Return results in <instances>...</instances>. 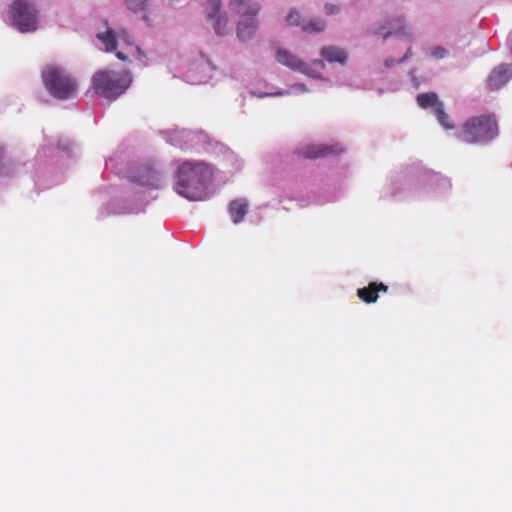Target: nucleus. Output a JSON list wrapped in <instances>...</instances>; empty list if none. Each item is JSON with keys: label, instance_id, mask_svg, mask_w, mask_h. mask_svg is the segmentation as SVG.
<instances>
[{"label": "nucleus", "instance_id": "20e7f679", "mask_svg": "<svg viewBox=\"0 0 512 512\" xmlns=\"http://www.w3.org/2000/svg\"><path fill=\"white\" fill-rule=\"evenodd\" d=\"M229 7L240 16L237 24L238 39L241 42L250 41L258 30L256 16L260 11V5L249 0H230Z\"/></svg>", "mask_w": 512, "mask_h": 512}, {"label": "nucleus", "instance_id": "0eeeda50", "mask_svg": "<svg viewBox=\"0 0 512 512\" xmlns=\"http://www.w3.org/2000/svg\"><path fill=\"white\" fill-rule=\"evenodd\" d=\"M276 60L278 63L288 67L292 71L302 73L315 79L321 78V74L320 71H316L311 66H318L320 70L325 68V64L322 60H313L311 65H309L284 48H279L277 50Z\"/></svg>", "mask_w": 512, "mask_h": 512}, {"label": "nucleus", "instance_id": "9d476101", "mask_svg": "<svg viewBox=\"0 0 512 512\" xmlns=\"http://www.w3.org/2000/svg\"><path fill=\"white\" fill-rule=\"evenodd\" d=\"M343 152L339 144L334 145H310L302 149L301 154L307 159H318L330 155H338Z\"/></svg>", "mask_w": 512, "mask_h": 512}, {"label": "nucleus", "instance_id": "4be33fe9", "mask_svg": "<svg viewBox=\"0 0 512 512\" xmlns=\"http://www.w3.org/2000/svg\"><path fill=\"white\" fill-rule=\"evenodd\" d=\"M395 22H396L397 24H399V28H398L397 30H395V31H394V33H397V34H398V33H400V32H401V34H402V35H405V36H410V35H411V33H410V32H406V31H404V27L401 25V24H402V20H401V19H396V20H395Z\"/></svg>", "mask_w": 512, "mask_h": 512}, {"label": "nucleus", "instance_id": "ddd939ff", "mask_svg": "<svg viewBox=\"0 0 512 512\" xmlns=\"http://www.w3.org/2000/svg\"><path fill=\"white\" fill-rule=\"evenodd\" d=\"M321 56L328 62L333 63L337 62L340 64H345L348 56L344 49L334 47V46H325L320 51Z\"/></svg>", "mask_w": 512, "mask_h": 512}, {"label": "nucleus", "instance_id": "4468645a", "mask_svg": "<svg viewBox=\"0 0 512 512\" xmlns=\"http://www.w3.org/2000/svg\"><path fill=\"white\" fill-rule=\"evenodd\" d=\"M248 212V203L245 199H236L229 204V214L235 224L240 223Z\"/></svg>", "mask_w": 512, "mask_h": 512}, {"label": "nucleus", "instance_id": "7ed1b4c3", "mask_svg": "<svg viewBox=\"0 0 512 512\" xmlns=\"http://www.w3.org/2000/svg\"><path fill=\"white\" fill-rule=\"evenodd\" d=\"M46 89L56 99L67 100L77 93V83L66 71L57 66H48L42 73Z\"/></svg>", "mask_w": 512, "mask_h": 512}, {"label": "nucleus", "instance_id": "a211bd4d", "mask_svg": "<svg viewBox=\"0 0 512 512\" xmlns=\"http://www.w3.org/2000/svg\"><path fill=\"white\" fill-rule=\"evenodd\" d=\"M127 8L133 12L142 11L147 6V0H126Z\"/></svg>", "mask_w": 512, "mask_h": 512}, {"label": "nucleus", "instance_id": "423d86ee", "mask_svg": "<svg viewBox=\"0 0 512 512\" xmlns=\"http://www.w3.org/2000/svg\"><path fill=\"white\" fill-rule=\"evenodd\" d=\"M13 25L20 32H30L37 28V10L29 0H15L10 7Z\"/></svg>", "mask_w": 512, "mask_h": 512}, {"label": "nucleus", "instance_id": "1a4fd4ad", "mask_svg": "<svg viewBox=\"0 0 512 512\" xmlns=\"http://www.w3.org/2000/svg\"><path fill=\"white\" fill-rule=\"evenodd\" d=\"M512 78V67L501 64L494 68L487 79V86L495 91L502 88Z\"/></svg>", "mask_w": 512, "mask_h": 512}, {"label": "nucleus", "instance_id": "39448f33", "mask_svg": "<svg viewBox=\"0 0 512 512\" xmlns=\"http://www.w3.org/2000/svg\"><path fill=\"white\" fill-rule=\"evenodd\" d=\"M131 78L127 72L98 71L92 79L97 94L106 99L121 95L130 85Z\"/></svg>", "mask_w": 512, "mask_h": 512}, {"label": "nucleus", "instance_id": "a878e982", "mask_svg": "<svg viewBox=\"0 0 512 512\" xmlns=\"http://www.w3.org/2000/svg\"><path fill=\"white\" fill-rule=\"evenodd\" d=\"M392 33H393V32H388V33H386V34H385V36H384V39H387V37H388L390 34H392Z\"/></svg>", "mask_w": 512, "mask_h": 512}, {"label": "nucleus", "instance_id": "412c9836", "mask_svg": "<svg viewBox=\"0 0 512 512\" xmlns=\"http://www.w3.org/2000/svg\"><path fill=\"white\" fill-rule=\"evenodd\" d=\"M324 11L327 15H332L337 14L339 12V8L335 4L327 3L324 7Z\"/></svg>", "mask_w": 512, "mask_h": 512}, {"label": "nucleus", "instance_id": "6e6552de", "mask_svg": "<svg viewBox=\"0 0 512 512\" xmlns=\"http://www.w3.org/2000/svg\"><path fill=\"white\" fill-rule=\"evenodd\" d=\"M97 38L104 44L106 52H113L116 50L118 39L125 45H132L131 37L125 30H119V32L116 33L111 28H108L105 32L98 33Z\"/></svg>", "mask_w": 512, "mask_h": 512}, {"label": "nucleus", "instance_id": "393cba45", "mask_svg": "<svg viewBox=\"0 0 512 512\" xmlns=\"http://www.w3.org/2000/svg\"><path fill=\"white\" fill-rule=\"evenodd\" d=\"M299 87H300L303 91H306V90H307L304 84H300V85H299Z\"/></svg>", "mask_w": 512, "mask_h": 512}, {"label": "nucleus", "instance_id": "9b49d317", "mask_svg": "<svg viewBox=\"0 0 512 512\" xmlns=\"http://www.w3.org/2000/svg\"><path fill=\"white\" fill-rule=\"evenodd\" d=\"M388 286L382 282H370L368 286L359 288L357 296L367 304L375 303L378 300L379 292L386 293Z\"/></svg>", "mask_w": 512, "mask_h": 512}, {"label": "nucleus", "instance_id": "bb28decb", "mask_svg": "<svg viewBox=\"0 0 512 512\" xmlns=\"http://www.w3.org/2000/svg\"><path fill=\"white\" fill-rule=\"evenodd\" d=\"M386 66L390 67L391 66V61H386Z\"/></svg>", "mask_w": 512, "mask_h": 512}, {"label": "nucleus", "instance_id": "b1692460", "mask_svg": "<svg viewBox=\"0 0 512 512\" xmlns=\"http://www.w3.org/2000/svg\"><path fill=\"white\" fill-rule=\"evenodd\" d=\"M411 55V49H408L405 53V55L403 56V58L401 59V61H404L406 59H408Z\"/></svg>", "mask_w": 512, "mask_h": 512}, {"label": "nucleus", "instance_id": "f03ea898", "mask_svg": "<svg viewBox=\"0 0 512 512\" xmlns=\"http://www.w3.org/2000/svg\"><path fill=\"white\" fill-rule=\"evenodd\" d=\"M498 134V126L490 116H478L468 119L458 132V138L469 144L485 143Z\"/></svg>", "mask_w": 512, "mask_h": 512}, {"label": "nucleus", "instance_id": "dca6fc26", "mask_svg": "<svg viewBox=\"0 0 512 512\" xmlns=\"http://www.w3.org/2000/svg\"><path fill=\"white\" fill-rule=\"evenodd\" d=\"M302 29L307 33H320L326 29V23L321 19L310 20L302 25Z\"/></svg>", "mask_w": 512, "mask_h": 512}, {"label": "nucleus", "instance_id": "2eb2a0df", "mask_svg": "<svg viewBox=\"0 0 512 512\" xmlns=\"http://www.w3.org/2000/svg\"><path fill=\"white\" fill-rule=\"evenodd\" d=\"M417 104L423 108H433V111H436L438 105H442L439 101L438 95L434 92L421 93L416 98Z\"/></svg>", "mask_w": 512, "mask_h": 512}, {"label": "nucleus", "instance_id": "6ab92c4d", "mask_svg": "<svg viewBox=\"0 0 512 512\" xmlns=\"http://www.w3.org/2000/svg\"><path fill=\"white\" fill-rule=\"evenodd\" d=\"M300 13L296 10H291L287 17H286V21L290 24V25H299L300 24Z\"/></svg>", "mask_w": 512, "mask_h": 512}, {"label": "nucleus", "instance_id": "f3484780", "mask_svg": "<svg viewBox=\"0 0 512 512\" xmlns=\"http://www.w3.org/2000/svg\"><path fill=\"white\" fill-rule=\"evenodd\" d=\"M434 114H435L438 122L440 123V125L443 128H445L447 130H450V129L454 128V124L450 121L449 116L444 111L443 104L442 105H438V107L436 108V111L434 112Z\"/></svg>", "mask_w": 512, "mask_h": 512}, {"label": "nucleus", "instance_id": "5701e85b", "mask_svg": "<svg viewBox=\"0 0 512 512\" xmlns=\"http://www.w3.org/2000/svg\"><path fill=\"white\" fill-rule=\"evenodd\" d=\"M116 57L119 60H122V61H126L127 60V56L123 52H121V51L116 52Z\"/></svg>", "mask_w": 512, "mask_h": 512}, {"label": "nucleus", "instance_id": "f8f14e48", "mask_svg": "<svg viewBox=\"0 0 512 512\" xmlns=\"http://www.w3.org/2000/svg\"><path fill=\"white\" fill-rule=\"evenodd\" d=\"M212 6L214 9V13L213 14L208 13L207 18H208V20L213 21L212 26H213L215 33L219 36H224L229 31L228 19H227V17H225L223 15H220V14L217 15L220 10V2L219 1H214L212 3Z\"/></svg>", "mask_w": 512, "mask_h": 512}, {"label": "nucleus", "instance_id": "f257e3e1", "mask_svg": "<svg viewBox=\"0 0 512 512\" xmlns=\"http://www.w3.org/2000/svg\"><path fill=\"white\" fill-rule=\"evenodd\" d=\"M210 175V169L205 163L186 161L178 167L175 190L189 200H199Z\"/></svg>", "mask_w": 512, "mask_h": 512}, {"label": "nucleus", "instance_id": "aec40b11", "mask_svg": "<svg viewBox=\"0 0 512 512\" xmlns=\"http://www.w3.org/2000/svg\"><path fill=\"white\" fill-rule=\"evenodd\" d=\"M447 55V50L443 47H434L431 49V56L436 59H442Z\"/></svg>", "mask_w": 512, "mask_h": 512}]
</instances>
